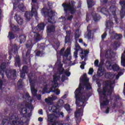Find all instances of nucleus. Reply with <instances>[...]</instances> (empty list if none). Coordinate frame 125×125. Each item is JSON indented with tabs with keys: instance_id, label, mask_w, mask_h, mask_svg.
<instances>
[{
	"instance_id": "1",
	"label": "nucleus",
	"mask_w": 125,
	"mask_h": 125,
	"mask_svg": "<svg viewBox=\"0 0 125 125\" xmlns=\"http://www.w3.org/2000/svg\"><path fill=\"white\" fill-rule=\"evenodd\" d=\"M83 90V84L80 83L79 87L76 89L74 92L76 98V104L77 107H81V108H79L74 113L76 122H79V119L78 118L81 117H81L83 116V108H84V106H85L84 103L87 101V94H83L82 93Z\"/></svg>"
},
{
	"instance_id": "2",
	"label": "nucleus",
	"mask_w": 125,
	"mask_h": 125,
	"mask_svg": "<svg viewBox=\"0 0 125 125\" xmlns=\"http://www.w3.org/2000/svg\"><path fill=\"white\" fill-rule=\"evenodd\" d=\"M46 25V24L42 22L38 24L36 27L33 29L32 32L34 34L33 39L36 42L33 43V41L32 40H29L25 44V48L27 49L25 54L26 57H30V55H31V51L32 48H33V46H34V44H36L37 42L41 41L42 36H41V34H42L43 30H44V27H45Z\"/></svg>"
},
{
	"instance_id": "3",
	"label": "nucleus",
	"mask_w": 125,
	"mask_h": 125,
	"mask_svg": "<svg viewBox=\"0 0 125 125\" xmlns=\"http://www.w3.org/2000/svg\"><path fill=\"white\" fill-rule=\"evenodd\" d=\"M65 51V52H64ZM71 49L67 48L65 51V48H62L59 52L57 53V58H61V56L62 57V62L64 64H67V61H70L72 59L71 56Z\"/></svg>"
},
{
	"instance_id": "4",
	"label": "nucleus",
	"mask_w": 125,
	"mask_h": 125,
	"mask_svg": "<svg viewBox=\"0 0 125 125\" xmlns=\"http://www.w3.org/2000/svg\"><path fill=\"white\" fill-rule=\"evenodd\" d=\"M76 2L75 1H71V3L67 4L63 3L62 6L63 7L64 14L65 16H67L69 14L68 11L70 12V14H75L77 12V8L75 6Z\"/></svg>"
},
{
	"instance_id": "5",
	"label": "nucleus",
	"mask_w": 125,
	"mask_h": 125,
	"mask_svg": "<svg viewBox=\"0 0 125 125\" xmlns=\"http://www.w3.org/2000/svg\"><path fill=\"white\" fill-rule=\"evenodd\" d=\"M41 13L42 15H43L44 17H48V22L51 24H55L56 23V21L54 19V16H55V12L51 10L50 12L46 11V9L43 8L41 10Z\"/></svg>"
},
{
	"instance_id": "6",
	"label": "nucleus",
	"mask_w": 125,
	"mask_h": 125,
	"mask_svg": "<svg viewBox=\"0 0 125 125\" xmlns=\"http://www.w3.org/2000/svg\"><path fill=\"white\" fill-rule=\"evenodd\" d=\"M34 73H30L28 74V77L30 84V89L31 91L32 96L35 97V96H37V93L38 92V90L35 89V83H34L35 76H34Z\"/></svg>"
},
{
	"instance_id": "7",
	"label": "nucleus",
	"mask_w": 125,
	"mask_h": 125,
	"mask_svg": "<svg viewBox=\"0 0 125 125\" xmlns=\"http://www.w3.org/2000/svg\"><path fill=\"white\" fill-rule=\"evenodd\" d=\"M105 67L107 70H113L114 72H118L120 70V66L116 63H112L109 60H106L105 62Z\"/></svg>"
},
{
	"instance_id": "8",
	"label": "nucleus",
	"mask_w": 125,
	"mask_h": 125,
	"mask_svg": "<svg viewBox=\"0 0 125 125\" xmlns=\"http://www.w3.org/2000/svg\"><path fill=\"white\" fill-rule=\"evenodd\" d=\"M110 84V81H106L105 82L104 86L103 87V90L99 91L100 100H103V98L104 96H106L107 91L109 88V85Z\"/></svg>"
},
{
	"instance_id": "9",
	"label": "nucleus",
	"mask_w": 125,
	"mask_h": 125,
	"mask_svg": "<svg viewBox=\"0 0 125 125\" xmlns=\"http://www.w3.org/2000/svg\"><path fill=\"white\" fill-rule=\"evenodd\" d=\"M34 15L35 17H38V10L36 9L33 10V8H31V12H25L24 13V17L27 21H30L31 18H32Z\"/></svg>"
},
{
	"instance_id": "10",
	"label": "nucleus",
	"mask_w": 125,
	"mask_h": 125,
	"mask_svg": "<svg viewBox=\"0 0 125 125\" xmlns=\"http://www.w3.org/2000/svg\"><path fill=\"white\" fill-rule=\"evenodd\" d=\"M6 75L8 79L15 78L17 77V71L16 69H9L6 71Z\"/></svg>"
},
{
	"instance_id": "11",
	"label": "nucleus",
	"mask_w": 125,
	"mask_h": 125,
	"mask_svg": "<svg viewBox=\"0 0 125 125\" xmlns=\"http://www.w3.org/2000/svg\"><path fill=\"white\" fill-rule=\"evenodd\" d=\"M119 3L121 5H122L120 15L121 19H123L125 16V1L120 0Z\"/></svg>"
},
{
	"instance_id": "12",
	"label": "nucleus",
	"mask_w": 125,
	"mask_h": 125,
	"mask_svg": "<svg viewBox=\"0 0 125 125\" xmlns=\"http://www.w3.org/2000/svg\"><path fill=\"white\" fill-rule=\"evenodd\" d=\"M109 10L111 11L112 15L114 16L113 19H114V21L116 24H118V18H117V14H116L117 8H116V6L112 5L110 7Z\"/></svg>"
},
{
	"instance_id": "13",
	"label": "nucleus",
	"mask_w": 125,
	"mask_h": 125,
	"mask_svg": "<svg viewBox=\"0 0 125 125\" xmlns=\"http://www.w3.org/2000/svg\"><path fill=\"white\" fill-rule=\"evenodd\" d=\"M66 36L64 37L65 43H70L71 42V35H72V31L68 30L66 31Z\"/></svg>"
},
{
	"instance_id": "14",
	"label": "nucleus",
	"mask_w": 125,
	"mask_h": 125,
	"mask_svg": "<svg viewBox=\"0 0 125 125\" xmlns=\"http://www.w3.org/2000/svg\"><path fill=\"white\" fill-rule=\"evenodd\" d=\"M55 28L56 26L54 24H49L47 27L46 32L47 34H50V33H54L55 32Z\"/></svg>"
},
{
	"instance_id": "15",
	"label": "nucleus",
	"mask_w": 125,
	"mask_h": 125,
	"mask_svg": "<svg viewBox=\"0 0 125 125\" xmlns=\"http://www.w3.org/2000/svg\"><path fill=\"white\" fill-rule=\"evenodd\" d=\"M106 30H110L111 31V28H113V26H114V22H113V21H112V19H109L108 21H106Z\"/></svg>"
},
{
	"instance_id": "16",
	"label": "nucleus",
	"mask_w": 125,
	"mask_h": 125,
	"mask_svg": "<svg viewBox=\"0 0 125 125\" xmlns=\"http://www.w3.org/2000/svg\"><path fill=\"white\" fill-rule=\"evenodd\" d=\"M103 101L102 102V100H100V105L101 106H107V105H109V103H110V101L108 99V98H107V96H104V98H103Z\"/></svg>"
},
{
	"instance_id": "17",
	"label": "nucleus",
	"mask_w": 125,
	"mask_h": 125,
	"mask_svg": "<svg viewBox=\"0 0 125 125\" xmlns=\"http://www.w3.org/2000/svg\"><path fill=\"white\" fill-rule=\"evenodd\" d=\"M31 5L32 11L34 9H39V2H38V0H31Z\"/></svg>"
},
{
	"instance_id": "18",
	"label": "nucleus",
	"mask_w": 125,
	"mask_h": 125,
	"mask_svg": "<svg viewBox=\"0 0 125 125\" xmlns=\"http://www.w3.org/2000/svg\"><path fill=\"white\" fill-rule=\"evenodd\" d=\"M14 18L16 21L17 22L18 24L19 25H22L23 24V19L21 18V17L20 16H18L17 14H16L15 15Z\"/></svg>"
},
{
	"instance_id": "19",
	"label": "nucleus",
	"mask_w": 125,
	"mask_h": 125,
	"mask_svg": "<svg viewBox=\"0 0 125 125\" xmlns=\"http://www.w3.org/2000/svg\"><path fill=\"white\" fill-rule=\"evenodd\" d=\"M105 57L108 59H112L113 58V51L111 50H107L105 52Z\"/></svg>"
},
{
	"instance_id": "20",
	"label": "nucleus",
	"mask_w": 125,
	"mask_h": 125,
	"mask_svg": "<svg viewBox=\"0 0 125 125\" xmlns=\"http://www.w3.org/2000/svg\"><path fill=\"white\" fill-rule=\"evenodd\" d=\"M60 108V107L59 106V105L56 104L52 105V106L51 107V110L53 113H56V114H58V112H59Z\"/></svg>"
},
{
	"instance_id": "21",
	"label": "nucleus",
	"mask_w": 125,
	"mask_h": 125,
	"mask_svg": "<svg viewBox=\"0 0 125 125\" xmlns=\"http://www.w3.org/2000/svg\"><path fill=\"white\" fill-rule=\"evenodd\" d=\"M27 38V36L25 35L24 34H22L19 36V37L18 38V41H19L20 43H23V42H25L26 41V38Z\"/></svg>"
},
{
	"instance_id": "22",
	"label": "nucleus",
	"mask_w": 125,
	"mask_h": 125,
	"mask_svg": "<svg viewBox=\"0 0 125 125\" xmlns=\"http://www.w3.org/2000/svg\"><path fill=\"white\" fill-rule=\"evenodd\" d=\"M101 12L104 15H105V16H109V17H111V15L110 14V13H109V11L105 7L101 8Z\"/></svg>"
},
{
	"instance_id": "23",
	"label": "nucleus",
	"mask_w": 125,
	"mask_h": 125,
	"mask_svg": "<svg viewBox=\"0 0 125 125\" xmlns=\"http://www.w3.org/2000/svg\"><path fill=\"white\" fill-rule=\"evenodd\" d=\"M48 85L47 84H46L43 88L42 92V94H44V93H50L51 91H52V87H51L50 88L49 91H47L48 89Z\"/></svg>"
},
{
	"instance_id": "24",
	"label": "nucleus",
	"mask_w": 125,
	"mask_h": 125,
	"mask_svg": "<svg viewBox=\"0 0 125 125\" xmlns=\"http://www.w3.org/2000/svg\"><path fill=\"white\" fill-rule=\"evenodd\" d=\"M113 83L110 82L109 85V89L107 91V95H112V93H113V91L114 90V87L113 86Z\"/></svg>"
},
{
	"instance_id": "25",
	"label": "nucleus",
	"mask_w": 125,
	"mask_h": 125,
	"mask_svg": "<svg viewBox=\"0 0 125 125\" xmlns=\"http://www.w3.org/2000/svg\"><path fill=\"white\" fill-rule=\"evenodd\" d=\"M23 84H24V83H23V79H20L18 82V83H17L18 89L19 90H21V89L23 88Z\"/></svg>"
},
{
	"instance_id": "26",
	"label": "nucleus",
	"mask_w": 125,
	"mask_h": 125,
	"mask_svg": "<svg viewBox=\"0 0 125 125\" xmlns=\"http://www.w3.org/2000/svg\"><path fill=\"white\" fill-rule=\"evenodd\" d=\"M8 119H9V121H17V120H19V118L16 116L15 114L11 113L9 114Z\"/></svg>"
},
{
	"instance_id": "27",
	"label": "nucleus",
	"mask_w": 125,
	"mask_h": 125,
	"mask_svg": "<svg viewBox=\"0 0 125 125\" xmlns=\"http://www.w3.org/2000/svg\"><path fill=\"white\" fill-rule=\"evenodd\" d=\"M15 66L16 67L21 66V61L20 60V57L19 56L15 58Z\"/></svg>"
},
{
	"instance_id": "28",
	"label": "nucleus",
	"mask_w": 125,
	"mask_h": 125,
	"mask_svg": "<svg viewBox=\"0 0 125 125\" xmlns=\"http://www.w3.org/2000/svg\"><path fill=\"white\" fill-rule=\"evenodd\" d=\"M61 77L60 76H56V75L53 76V83L54 84H57V82L60 81Z\"/></svg>"
},
{
	"instance_id": "29",
	"label": "nucleus",
	"mask_w": 125,
	"mask_h": 125,
	"mask_svg": "<svg viewBox=\"0 0 125 125\" xmlns=\"http://www.w3.org/2000/svg\"><path fill=\"white\" fill-rule=\"evenodd\" d=\"M56 116L53 114H50L48 117V122L49 123H53V121L55 120Z\"/></svg>"
},
{
	"instance_id": "30",
	"label": "nucleus",
	"mask_w": 125,
	"mask_h": 125,
	"mask_svg": "<svg viewBox=\"0 0 125 125\" xmlns=\"http://www.w3.org/2000/svg\"><path fill=\"white\" fill-rule=\"evenodd\" d=\"M6 103L8 106H11L14 104V100L11 99V98L8 97L6 100Z\"/></svg>"
},
{
	"instance_id": "31",
	"label": "nucleus",
	"mask_w": 125,
	"mask_h": 125,
	"mask_svg": "<svg viewBox=\"0 0 125 125\" xmlns=\"http://www.w3.org/2000/svg\"><path fill=\"white\" fill-rule=\"evenodd\" d=\"M92 16L95 22H97V21H99V20H100L101 18L100 15L97 13L95 14L94 15L92 14Z\"/></svg>"
},
{
	"instance_id": "32",
	"label": "nucleus",
	"mask_w": 125,
	"mask_h": 125,
	"mask_svg": "<svg viewBox=\"0 0 125 125\" xmlns=\"http://www.w3.org/2000/svg\"><path fill=\"white\" fill-rule=\"evenodd\" d=\"M28 113V109L26 107H23L21 110V114L22 115V117H25Z\"/></svg>"
},
{
	"instance_id": "33",
	"label": "nucleus",
	"mask_w": 125,
	"mask_h": 125,
	"mask_svg": "<svg viewBox=\"0 0 125 125\" xmlns=\"http://www.w3.org/2000/svg\"><path fill=\"white\" fill-rule=\"evenodd\" d=\"M57 63H58L59 67L58 70L59 69V70L60 71V70H62V68H63V64L61 63V57L59 58L58 57Z\"/></svg>"
},
{
	"instance_id": "34",
	"label": "nucleus",
	"mask_w": 125,
	"mask_h": 125,
	"mask_svg": "<svg viewBox=\"0 0 125 125\" xmlns=\"http://www.w3.org/2000/svg\"><path fill=\"white\" fill-rule=\"evenodd\" d=\"M91 35L93 36V33H92V30H87V33L86 34V37L87 38L88 40L91 39Z\"/></svg>"
},
{
	"instance_id": "35",
	"label": "nucleus",
	"mask_w": 125,
	"mask_h": 125,
	"mask_svg": "<svg viewBox=\"0 0 125 125\" xmlns=\"http://www.w3.org/2000/svg\"><path fill=\"white\" fill-rule=\"evenodd\" d=\"M64 108L65 109V110L67 111V112L68 113V114H70L71 113V111H72V109H71V106L69 104H66L64 105Z\"/></svg>"
},
{
	"instance_id": "36",
	"label": "nucleus",
	"mask_w": 125,
	"mask_h": 125,
	"mask_svg": "<svg viewBox=\"0 0 125 125\" xmlns=\"http://www.w3.org/2000/svg\"><path fill=\"white\" fill-rule=\"evenodd\" d=\"M121 65L123 67H125V54H122L121 56Z\"/></svg>"
},
{
	"instance_id": "37",
	"label": "nucleus",
	"mask_w": 125,
	"mask_h": 125,
	"mask_svg": "<svg viewBox=\"0 0 125 125\" xmlns=\"http://www.w3.org/2000/svg\"><path fill=\"white\" fill-rule=\"evenodd\" d=\"M87 3L88 8H91V7L94 5V2L92 0H89L88 1H87Z\"/></svg>"
},
{
	"instance_id": "38",
	"label": "nucleus",
	"mask_w": 125,
	"mask_h": 125,
	"mask_svg": "<svg viewBox=\"0 0 125 125\" xmlns=\"http://www.w3.org/2000/svg\"><path fill=\"white\" fill-rule=\"evenodd\" d=\"M54 100H55V99H54V97H50L49 98H46L45 99V102H46V103H51V102H52V101H54Z\"/></svg>"
},
{
	"instance_id": "39",
	"label": "nucleus",
	"mask_w": 125,
	"mask_h": 125,
	"mask_svg": "<svg viewBox=\"0 0 125 125\" xmlns=\"http://www.w3.org/2000/svg\"><path fill=\"white\" fill-rule=\"evenodd\" d=\"M123 38V35L121 34H115L114 39L115 40H121Z\"/></svg>"
},
{
	"instance_id": "40",
	"label": "nucleus",
	"mask_w": 125,
	"mask_h": 125,
	"mask_svg": "<svg viewBox=\"0 0 125 125\" xmlns=\"http://www.w3.org/2000/svg\"><path fill=\"white\" fill-rule=\"evenodd\" d=\"M57 104L59 105L60 108V107H62L64 105V101L62 99H60L57 103Z\"/></svg>"
},
{
	"instance_id": "41",
	"label": "nucleus",
	"mask_w": 125,
	"mask_h": 125,
	"mask_svg": "<svg viewBox=\"0 0 125 125\" xmlns=\"http://www.w3.org/2000/svg\"><path fill=\"white\" fill-rule=\"evenodd\" d=\"M8 38H9V40H13V39H15V35L12 32H9Z\"/></svg>"
},
{
	"instance_id": "42",
	"label": "nucleus",
	"mask_w": 125,
	"mask_h": 125,
	"mask_svg": "<svg viewBox=\"0 0 125 125\" xmlns=\"http://www.w3.org/2000/svg\"><path fill=\"white\" fill-rule=\"evenodd\" d=\"M28 71L29 68L27 65H24L22 66V72H23V73H26V74H28Z\"/></svg>"
},
{
	"instance_id": "43",
	"label": "nucleus",
	"mask_w": 125,
	"mask_h": 125,
	"mask_svg": "<svg viewBox=\"0 0 125 125\" xmlns=\"http://www.w3.org/2000/svg\"><path fill=\"white\" fill-rule=\"evenodd\" d=\"M10 120H8V119H3L2 121V125H8L9 124Z\"/></svg>"
},
{
	"instance_id": "44",
	"label": "nucleus",
	"mask_w": 125,
	"mask_h": 125,
	"mask_svg": "<svg viewBox=\"0 0 125 125\" xmlns=\"http://www.w3.org/2000/svg\"><path fill=\"white\" fill-rule=\"evenodd\" d=\"M118 45H119V42L115 41L113 43L111 44V46H113V48H118Z\"/></svg>"
},
{
	"instance_id": "45",
	"label": "nucleus",
	"mask_w": 125,
	"mask_h": 125,
	"mask_svg": "<svg viewBox=\"0 0 125 125\" xmlns=\"http://www.w3.org/2000/svg\"><path fill=\"white\" fill-rule=\"evenodd\" d=\"M18 8L20 9V10L21 11H22L24 12V4L23 3H21L18 6Z\"/></svg>"
},
{
	"instance_id": "46",
	"label": "nucleus",
	"mask_w": 125,
	"mask_h": 125,
	"mask_svg": "<svg viewBox=\"0 0 125 125\" xmlns=\"http://www.w3.org/2000/svg\"><path fill=\"white\" fill-rule=\"evenodd\" d=\"M85 65H86V62H85L83 61L81 62V64L80 65V68L82 69V70H83L84 69Z\"/></svg>"
},
{
	"instance_id": "47",
	"label": "nucleus",
	"mask_w": 125,
	"mask_h": 125,
	"mask_svg": "<svg viewBox=\"0 0 125 125\" xmlns=\"http://www.w3.org/2000/svg\"><path fill=\"white\" fill-rule=\"evenodd\" d=\"M13 30L14 31V32H18V31L20 30V28H19V26L15 25L13 28Z\"/></svg>"
},
{
	"instance_id": "48",
	"label": "nucleus",
	"mask_w": 125,
	"mask_h": 125,
	"mask_svg": "<svg viewBox=\"0 0 125 125\" xmlns=\"http://www.w3.org/2000/svg\"><path fill=\"white\" fill-rule=\"evenodd\" d=\"M51 92H54L56 93V95H59L60 94V90H58L57 89H55V90H52V91Z\"/></svg>"
},
{
	"instance_id": "49",
	"label": "nucleus",
	"mask_w": 125,
	"mask_h": 125,
	"mask_svg": "<svg viewBox=\"0 0 125 125\" xmlns=\"http://www.w3.org/2000/svg\"><path fill=\"white\" fill-rule=\"evenodd\" d=\"M0 68L1 69V70H4V69L6 68V64L5 63H2L0 65Z\"/></svg>"
},
{
	"instance_id": "50",
	"label": "nucleus",
	"mask_w": 125,
	"mask_h": 125,
	"mask_svg": "<svg viewBox=\"0 0 125 125\" xmlns=\"http://www.w3.org/2000/svg\"><path fill=\"white\" fill-rule=\"evenodd\" d=\"M58 72H59V75H60V76H61V75L64 74V73H65V69H64V68H62V70H60L58 69Z\"/></svg>"
},
{
	"instance_id": "51",
	"label": "nucleus",
	"mask_w": 125,
	"mask_h": 125,
	"mask_svg": "<svg viewBox=\"0 0 125 125\" xmlns=\"http://www.w3.org/2000/svg\"><path fill=\"white\" fill-rule=\"evenodd\" d=\"M85 88L87 90H89L90 89H92V87H91V86L90 85V84H89V83H87V84H86Z\"/></svg>"
},
{
	"instance_id": "52",
	"label": "nucleus",
	"mask_w": 125,
	"mask_h": 125,
	"mask_svg": "<svg viewBox=\"0 0 125 125\" xmlns=\"http://www.w3.org/2000/svg\"><path fill=\"white\" fill-rule=\"evenodd\" d=\"M74 38H75V41H77L78 39L80 38V34H78L77 32H75L74 33Z\"/></svg>"
},
{
	"instance_id": "53",
	"label": "nucleus",
	"mask_w": 125,
	"mask_h": 125,
	"mask_svg": "<svg viewBox=\"0 0 125 125\" xmlns=\"http://www.w3.org/2000/svg\"><path fill=\"white\" fill-rule=\"evenodd\" d=\"M37 46L38 47H39L40 49H42V50H44V48H45V47H44L43 45H41V44H38Z\"/></svg>"
},
{
	"instance_id": "54",
	"label": "nucleus",
	"mask_w": 125,
	"mask_h": 125,
	"mask_svg": "<svg viewBox=\"0 0 125 125\" xmlns=\"http://www.w3.org/2000/svg\"><path fill=\"white\" fill-rule=\"evenodd\" d=\"M93 72H94V70H93V68H90L89 69V71L88 72V75H92L93 74Z\"/></svg>"
},
{
	"instance_id": "55",
	"label": "nucleus",
	"mask_w": 125,
	"mask_h": 125,
	"mask_svg": "<svg viewBox=\"0 0 125 125\" xmlns=\"http://www.w3.org/2000/svg\"><path fill=\"white\" fill-rule=\"evenodd\" d=\"M2 85H3V82L0 79V90H2Z\"/></svg>"
},
{
	"instance_id": "56",
	"label": "nucleus",
	"mask_w": 125,
	"mask_h": 125,
	"mask_svg": "<svg viewBox=\"0 0 125 125\" xmlns=\"http://www.w3.org/2000/svg\"><path fill=\"white\" fill-rule=\"evenodd\" d=\"M26 72H24L23 71L21 72L20 77L21 78H22V79H24L25 78V76H26Z\"/></svg>"
},
{
	"instance_id": "57",
	"label": "nucleus",
	"mask_w": 125,
	"mask_h": 125,
	"mask_svg": "<svg viewBox=\"0 0 125 125\" xmlns=\"http://www.w3.org/2000/svg\"><path fill=\"white\" fill-rule=\"evenodd\" d=\"M64 74L67 76V77H70L71 75V72H69V70L64 71Z\"/></svg>"
},
{
	"instance_id": "58",
	"label": "nucleus",
	"mask_w": 125,
	"mask_h": 125,
	"mask_svg": "<svg viewBox=\"0 0 125 125\" xmlns=\"http://www.w3.org/2000/svg\"><path fill=\"white\" fill-rule=\"evenodd\" d=\"M107 36V33L105 32L102 35V40H105Z\"/></svg>"
},
{
	"instance_id": "59",
	"label": "nucleus",
	"mask_w": 125,
	"mask_h": 125,
	"mask_svg": "<svg viewBox=\"0 0 125 125\" xmlns=\"http://www.w3.org/2000/svg\"><path fill=\"white\" fill-rule=\"evenodd\" d=\"M73 18H74V16L71 15L70 16H68L67 19L68 21H72V20H73Z\"/></svg>"
},
{
	"instance_id": "60",
	"label": "nucleus",
	"mask_w": 125,
	"mask_h": 125,
	"mask_svg": "<svg viewBox=\"0 0 125 125\" xmlns=\"http://www.w3.org/2000/svg\"><path fill=\"white\" fill-rule=\"evenodd\" d=\"M42 52L41 51H38L36 53V56H40V55H41V54H42Z\"/></svg>"
},
{
	"instance_id": "61",
	"label": "nucleus",
	"mask_w": 125,
	"mask_h": 125,
	"mask_svg": "<svg viewBox=\"0 0 125 125\" xmlns=\"http://www.w3.org/2000/svg\"><path fill=\"white\" fill-rule=\"evenodd\" d=\"M70 121V116L67 115L64 120V122H69Z\"/></svg>"
},
{
	"instance_id": "62",
	"label": "nucleus",
	"mask_w": 125,
	"mask_h": 125,
	"mask_svg": "<svg viewBox=\"0 0 125 125\" xmlns=\"http://www.w3.org/2000/svg\"><path fill=\"white\" fill-rule=\"evenodd\" d=\"M98 64H99V61L98 60H96L94 62V65L97 66H98Z\"/></svg>"
},
{
	"instance_id": "63",
	"label": "nucleus",
	"mask_w": 125,
	"mask_h": 125,
	"mask_svg": "<svg viewBox=\"0 0 125 125\" xmlns=\"http://www.w3.org/2000/svg\"><path fill=\"white\" fill-rule=\"evenodd\" d=\"M100 1L103 4H106V3H108V0H100Z\"/></svg>"
},
{
	"instance_id": "64",
	"label": "nucleus",
	"mask_w": 125,
	"mask_h": 125,
	"mask_svg": "<svg viewBox=\"0 0 125 125\" xmlns=\"http://www.w3.org/2000/svg\"><path fill=\"white\" fill-rule=\"evenodd\" d=\"M14 54H16L18 52V50H17V46H14Z\"/></svg>"
}]
</instances>
